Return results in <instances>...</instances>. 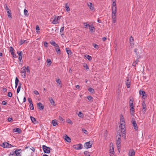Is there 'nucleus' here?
Returning a JSON list of instances; mask_svg holds the SVG:
<instances>
[{
    "label": "nucleus",
    "mask_w": 156,
    "mask_h": 156,
    "mask_svg": "<svg viewBox=\"0 0 156 156\" xmlns=\"http://www.w3.org/2000/svg\"><path fill=\"white\" fill-rule=\"evenodd\" d=\"M0 146H2L4 148H10L13 147V146L6 142H5L2 143V144L0 145Z\"/></svg>",
    "instance_id": "obj_1"
},
{
    "label": "nucleus",
    "mask_w": 156,
    "mask_h": 156,
    "mask_svg": "<svg viewBox=\"0 0 156 156\" xmlns=\"http://www.w3.org/2000/svg\"><path fill=\"white\" fill-rule=\"evenodd\" d=\"M120 122L121 123V129L122 130L124 129V128L125 126V122L124 121V117L122 115H121L120 116Z\"/></svg>",
    "instance_id": "obj_2"
},
{
    "label": "nucleus",
    "mask_w": 156,
    "mask_h": 156,
    "mask_svg": "<svg viewBox=\"0 0 156 156\" xmlns=\"http://www.w3.org/2000/svg\"><path fill=\"white\" fill-rule=\"evenodd\" d=\"M43 149L44 152L46 153L49 154L50 153V148L45 145H43Z\"/></svg>",
    "instance_id": "obj_3"
},
{
    "label": "nucleus",
    "mask_w": 156,
    "mask_h": 156,
    "mask_svg": "<svg viewBox=\"0 0 156 156\" xmlns=\"http://www.w3.org/2000/svg\"><path fill=\"white\" fill-rule=\"evenodd\" d=\"M131 122L132 123L134 129L136 131L138 129V127L134 118L132 119Z\"/></svg>",
    "instance_id": "obj_4"
},
{
    "label": "nucleus",
    "mask_w": 156,
    "mask_h": 156,
    "mask_svg": "<svg viewBox=\"0 0 156 156\" xmlns=\"http://www.w3.org/2000/svg\"><path fill=\"white\" fill-rule=\"evenodd\" d=\"M61 16H60L55 17L52 23L54 24L58 23H59V21H58L61 19Z\"/></svg>",
    "instance_id": "obj_5"
},
{
    "label": "nucleus",
    "mask_w": 156,
    "mask_h": 156,
    "mask_svg": "<svg viewBox=\"0 0 156 156\" xmlns=\"http://www.w3.org/2000/svg\"><path fill=\"white\" fill-rule=\"evenodd\" d=\"M73 148L76 150H78L82 149L83 146L82 144H79L76 145H74L73 146Z\"/></svg>",
    "instance_id": "obj_6"
},
{
    "label": "nucleus",
    "mask_w": 156,
    "mask_h": 156,
    "mask_svg": "<svg viewBox=\"0 0 156 156\" xmlns=\"http://www.w3.org/2000/svg\"><path fill=\"white\" fill-rule=\"evenodd\" d=\"M22 150L21 149H16L14 152V154H16V156H21V153Z\"/></svg>",
    "instance_id": "obj_7"
},
{
    "label": "nucleus",
    "mask_w": 156,
    "mask_h": 156,
    "mask_svg": "<svg viewBox=\"0 0 156 156\" xmlns=\"http://www.w3.org/2000/svg\"><path fill=\"white\" fill-rule=\"evenodd\" d=\"M142 111L144 113H145L146 111V106L144 101H143L142 103Z\"/></svg>",
    "instance_id": "obj_8"
},
{
    "label": "nucleus",
    "mask_w": 156,
    "mask_h": 156,
    "mask_svg": "<svg viewBox=\"0 0 156 156\" xmlns=\"http://www.w3.org/2000/svg\"><path fill=\"white\" fill-rule=\"evenodd\" d=\"M130 107L131 114L132 115H134V108L133 104H131V105H130Z\"/></svg>",
    "instance_id": "obj_9"
},
{
    "label": "nucleus",
    "mask_w": 156,
    "mask_h": 156,
    "mask_svg": "<svg viewBox=\"0 0 156 156\" xmlns=\"http://www.w3.org/2000/svg\"><path fill=\"white\" fill-rule=\"evenodd\" d=\"M92 144H90V142H86L84 144V147L86 148H89L91 147Z\"/></svg>",
    "instance_id": "obj_10"
},
{
    "label": "nucleus",
    "mask_w": 156,
    "mask_h": 156,
    "mask_svg": "<svg viewBox=\"0 0 156 156\" xmlns=\"http://www.w3.org/2000/svg\"><path fill=\"white\" fill-rule=\"evenodd\" d=\"M112 23H115L116 21V14H112Z\"/></svg>",
    "instance_id": "obj_11"
},
{
    "label": "nucleus",
    "mask_w": 156,
    "mask_h": 156,
    "mask_svg": "<svg viewBox=\"0 0 156 156\" xmlns=\"http://www.w3.org/2000/svg\"><path fill=\"white\" fill-rule=\"evenodd\" d=\"M112 144V146H110L111 148L110 149V154H114L115 153L114 150V147H113V144L111 143H110V145H111V144Z\"/></svg>",
    "instance_id": "obj_12"
},
{
    "label": "nucleus",
    "mask_w": 156,
    "mask_h": 156,
    "mask_svg": "<svg viewBox=\"0 0 156 156\" xmlns=\"http://www.w3.org/2000/svg\"><path fill=\"white\" fill-rule=\"evenodd\" d=\"M37 105L40 110H42L44 109V106L41 102L37 103Z\"/></svg>",
    "instance_id": "obj_13"
},
{
    "label": "nucleus",
    "mask_w": 156,
    "mask_h": 156,
    "mask_svg": "<svg viewBox=\"0 0 156 156\" xmlns=\"http://www.w3.org/2000/svg\"><path fill=\"white\" fill-rule=\"evenodd\" d=\"M112 14H116L117 13V7H112Z\"/></svg>",
    "instance_id": "obj_14"
},
{
    "label": "nucleus",
    "mask_w": 156,
    "mask_h": 156,
    "mask_svg": "<svg viewBox=\"0 0 156 156\" xmlns=\"http://www.w3.org/2000/svg\"><path fill=\"white\" fill-rule=\"evenodd\" d=\"M87 5L91 10H93L94 9V7L92 5V4L91 2L87 3Z\"/></svg>",
    "instance_id": "obj_15"
},
{
    "label": "nucleus",
    "mask_w": 156,
    "mask_h": 156,
    "mask_svg": "<svg viewBox=\"0 0 156 156\" xmlns=\"http://www.w3.org/2000/svg\"><path fill=\"white\" fill-rule=\"evenodd\" d=\"M17 53L18 54L19 59L21 61L22 59L23 55V52L22 51H17Z\"/></svg>",
    "instance_id": "obj_16"
},
{
    "label": "nucleus",
    "mask_w": 156,
    "mask_h": 156,
    "mask_svg": "<svg viewBox=\"0 0 156 156\" xmlns=\"http://www.w3.org/2000/svg\"><path fill=\"white\" fill-rule=\"evenodd\" d=\"M13 132H17L19 133H20L21 131L19 128H16L13 129Z\"/></svg>",
    "instance_id": "obj_17"
},
{
    "label": "nucleus",
    "mask_w": 156,
    "mask_h": 156,
    "mask_svg": "<svg viewBox=\"0 0 156 156\" xmlns=\"http://www.w3.org/2000/svg\"><path fill=\"white\" fill-rule=\"evenodd\" d=\"M50 44L56 47H58V45L54 41H51L50 42Z\"/></svg>",
    "instance_id": "obj_18"
},
{
    "label": "nucleus",
    "mask_w": 156,
    "mask_h": 156,
    "mask_svg": "<svg viewBox=\"0 0 156 156\" xmlns=\"http://www.w3.org/2000/svg\"><path fill=\"white\" fill-rule=\"evenodd\" d=\"M135 152L133 149H132L129 151V156H134Z\"/></svg>",
    "instance_id": "obj_19"
},
{
    "label": "nucleus",
    "mask_w": 156,
    "mask_h": 156,
    "mask_svg": "<svg viewBox=\"0 0 156 156\" xmlns=\"http://www.w3.org/2000/svg\"><path fill=\"white\" fill-rule=\"evenodd\" d=\"M66 50L69 55H71L73 54V53L69 48H66Z\"/></svg>",
    "instance_id": "obj_20"
},
{
    "label": "nucleus",
    "mask_w": 156,
    "mask_h": 156,
    "mask_svg": "<svg viewBox=\"0 0 156 156\" xmlns=\"http://www.w3.org/2000/svg\"><path fill=\"white\" fill-rule=\"evenodd\" d=\"M49 100L51 105L54 106L55 105V102L51 97L49 98Z\"/></svg>",
    "instance_id": "obj_21"
},
{
    "label": "nucleus",
    "mask_w": 156,
    "mask_h": 156,
    "mask_svg": "<svg viewBox=\"0 0 156 156\" xmlns=\"http://www.w3.org/2000/svg\"><path fill=\"white\" fill-rule=\"evenodd\" d=\"M120 141H119L118 140H116V145L117 146V149L118 150H119L120 149Z\"/></svg>",
    "instance_id": "obj_22"
},
{
    "label": "nucleus",
    "mask_w": 156,
    "mask_h": 156,
    "mask_svg": "<svg viewBox=\"0 0 156 156\" xmlns=\"http://www.w3.org/2000/svg\"><path fill=\"white\" fill-rule=\"evenodd\" d=\"M89 28L91 32H93L95 31V28L92 24L89 26Z\"/></svg>",
    "instance_id": "obj_23"
},
{
    "label": "nucleus",
    "mask_w": 156,
    "mask_h": 156,
    "mask_svg": "<svg viewBox=\"0 0 156 156\" xmlns=\"http://www.w3.org/2000/svg\"><path fill=\"white\" fill-rule=\"evenodd\" d=\"M130 43L131 45H133L134 44L133 38L132 36H131L130 37Z\"/></svg>",
    "instance_id": "obj_24"
},
{
    "label": "nucleus",
    "mask_w": 156,
    "mask_h": 156,
    "mask_svg": "<svg viewBox=\"0 0 156 156\" xmlns=\"http://www.w3.org/2000/svg\"><path fill=\"white\" fill-rule=\"evenodd\" d=\"M20 72L22 73H24L23 74H22V76H23V77L25 78L26 76L25 73L26 72V69H23V70H22Z\"/></svg>",
    "instance_id": "obj_25"
},
{
    "label": "nucleus",
    "mask_w": 156,
    "mask_h": 156,
    "mask_svg": "<svg viewBox=\"0 0 156 156\" xmlns=\"http://www.w3.org/2000/svg\"><path fill=\"white\" fill-rule=\"evenodd\" d=\"M65 139L69 143L71 141L70 138L67 135L66 136Z\"/></svg>",
    "instance_id": "obj_26"
},
{
    "label": "nucleus",
    "mask_w": 156,
    "mask_h": 156,
    "mask_svg": "<svg viewBox=\"0 0 156 156\" xmlns=\"http://www.w3.org/2000/svg\"><path fill=\"white\" fill-rule=\"evenodd\" d=\"M126 84L128 88H129L130 87V82H129V79H127V81L126 82Z\"/></svg>",
    "instance_id": "obj_27"
},
{
    "label": "nucleus",
    "mask_w": 156,
    "mask_h": 156,
    "mask_svg": "<svg viewBox=\"0 0 156 156\" xmlns=\"http://www.w3.org/2000/svg\"><path fill=\"white\" fill-rule=\"evenodd\" d=\"M138 49L136 48H135L134 50V52L135 53L136 55H137V57H138V58H141V56L140 55H139L138 54V52L137 51Z\"/></svg>",
    "instance_id": "obj_28"
},
{
    "label": "nucleus",
    "mask_w": 156,
    "mask_h": 156,
    "mask_svg": "<svg viewBox=\"0 0 156 156\" xmlns=\"http://www.w3.org/2000/svg\"><path fill=\"white\" fill-rule=\"evenodd\" d=\"M56 82L58 84V85L60 86L61 87H62V84L61 83V81L60 80V79L58 78V79L56 80Z\"/></svg>",
    "instance_id": "obj_29"
},
{
    "label": "nucleus",
    "mask_w": 156,
    "mask_h": 156,
    "mask_svg": "<svg viewBox=\"0 0 156 156\" xmlns=\"http://www.w3.org/2000/svg\"><path fill=\"white\" fill-rule=\"evenodd\" d=\"M139 93L140 94L142 95L143 96L146 95V92L143 90H140L139 91Z\"/></svg>",
    "instance_id": "obj_30"
},
{
    "label": "nucleus",
    "mask_w": 156,
    "mask_h": 156,
    "mask_svg": "<svg viewBox=\"0 0 156 156\" xmlns=\"http://www.w3.org/2000/svg\"><path fill=\"white\" fill-rule=\"evenodd\" d=\"M8 17L9 18H12V13L11 11H7Z\"/></svg>",
    "instance_id": "obj_31"
},
{
    "label": "nucleus",
    "mask_w": 156,
    "mask_h": 156,
    "mask_svg": "<svg viewBox=\"0 0 156 156\" xmlns=\"http://www.w3.org/2000/svg\"><path fill=\"white\" fill-rule=\"evenodd\" d=\"M84 56L89 61H90L92 59V57L89 55H84Z\"/></svg>",
    "instance_id": "obj_32"
},
{
    "label": "nucleus",
    "mask_w": 156,
    "mask_h": 156,
    "mask_svg": "<svg viewBox=\"0 0 156 156\" xmlns=\"http://www.w3.org/2000/svg\"><path fill=\"white\" fill-rule=\"evenodd\" d=\"M52 124L54 126H55L57 125V122L56 120H53L52 121Z\"/></svg>",
    "instance_id": "obj_33"
},
{
    "label": "nucleus",
    "mask_w": 156,
    "mask_h": 156,
    "mask_svg": "<svg viewBox=\"0 0 156 156\" xmlns=\"http://www.w3.org/2000/svg\"><path fill=\"white\" fill-rule=\"evenodd\" d=\"M55 50H56L57 53L58 54H59L60 53L61 51L59 46L58 47H56L55 48Z\"/></svg>",
    "instance_id": "obj_34"
},
{
    "label": "nucleus",
    "mask_w": 156,
    "mask_h": 156,
    "mask_svg": "<svg viewBox=\"0 0 156 156\" xmlns=\"http://www.w3.org/2000/svg\"><path fill=\"white\" fill-rule=\"evenodd\" d=\"M65 7L66 9V10L67 12L69 11L70 9L69 7V6L68 5V3H66L65 4Z\"/></svg>",
    "instance_id": "obj_35"
},
{
    "label": "nucleus",
    "mask_w": 156,
    "mask_h": 156,
    "mask_svg": "<svg viewBox=\"0 0 156 156\" xmlns=\"http://www.w3.org/2000/svg\"><path fill=\"white\" fill-rule=\"evenodd\" d=\"M88 90L89 92L92 93H93L94 92V90L93 89L90 87L88 88Z\"/></svg>",
    "instance_id": "obj_36"
},
{
    "label": "nucleus",
    "mask_w": 156,
    "mask_h": 156,
    "mask_svg": "<svg viewBox=\"0 0 156 156\" xmlns=\"http://www.w3.org/2000/svg\"><path fill=\"white\" fill-rule=\"evenodd\" d=\"M47 63L48 65L50 66L51 64V62L50 59H48L47 60Z\"/></svg>",
    "instance_id": "obj_37"
},
{
    "label": "nucleus",
    "mask_w": 156,
    "mask_h": 156,
    "mask_svg": "<svg viewBox=\"0 0 156 156\" xmlns=\"http://www.w3.org/2000/svg\"><path fill=\"white\" fill-rule=\"evenodd\" d=\"M85 156H90V153L87 151H85L84 152Z\"/></svg>",
    "instance_id": "obj_38"
},
{
    "label": "nucleus",
    "mask_w": 156,
    "mask_h": 156,
    "mask_svg": "<svg viewBox=\"0 0 156 156\" xmlns=\"http://www.w3.org/2000/svg\"><path fill=\"white\" fill-rule=\"evenodd\" d=\"M30 118L32 122L33 123H35V122H36V120L35 118L32 116H30Z\"/></svg>",
    "instance_id": "obj_39"
},
{
    "label": "nucleus",
    "mask_w": 156,
    "mask_h": 156,
    "mask_svg": "<svg viewBox=\"0 0 156 156\" xmlns=\"http://www.w3.org/2000/svg\"><path fill=\"white\" fill-rule=\"evenodd\" d=\"M24 14L26 16H28V12L27 10L25 9L24 10Z\"/></svg>",
    "instance_id": "obj_40"
},
{
    "label": "nucleus",
    "mask_w": 156,
    "mask_h": 156,
    "mask_svg": "<svg viewBox=\"0 0 156 156\" xmlns=\"http://www.w3.org/2000/svg\"><path fill=\"white\" fill-rule=\"evenodd\" d=\"M30 109L31 110H34V107L33 104V103L30 104V105H29Z\"/></svg>",
    "instance_id": "obj_41"
},
{
    "label": "nucleus",
    "mask_w": 156,
    "mask_h": 156,
    "mask_svg": "<svg viewBox=\"0 0 156 156\" xmlns=\"http://www.w3.org/2000/svg\"><path fill=\"white\" fill-rule=\"evenodd\" d=\"M78 115L80 117L82 118L83 117V114L80 112H79Z\"/></svg>",
    "instance_id": "obj_42"
},
{
    "label": "nucleus",
    "mask_w": 156,
    "mask_h": 156,
    "mask_svg": "<svg viewBox=\"0 0 156 156\" xmlns=\"http://www.w3.org/2000/svg\"><path fill=\"white\" fill-rule=\"evenodd\" d=\"M26 41V40H21L20 41V43L19 44L20 45H22L24 43H25Z\"/></svg>",
    "instance_id": "obj_43"
},
{
    "label": "nucleus",
    "mask_w": 156,
    "mask_h": 156,
    "mask_svg": "<svg viewBox=\"0 0 156 156\" xmlns=\"http://www.w3.org/2000/svg\"><path fill=\"white\" fill-rule=\"evenodd\" d=\"M87 98L89 101H92V100L93 99V98L91 96H88L87 97Z\"/></svg>",
    "instance_id": "obj_44"
},
{
    "label": "nucleus",
    "mask_w": 156,
    "mask_h": 156,
    "mask_svg": "<svg viewBox=\"0 0 156 156\" xmlns=\"http://www.w3.org/2000/svg\"><path fill=\"white\" fill-rule=\"evenodd\" d=\"M93 46L95 48L98 49L99 48V46L95 43H93Z\"/></svg>",
    "instance_id": "obj_45"
},
{
    "label": "nucleus",
    "mask_w": 156,
    "mask_h": 156,
    "mask_svg": "<svg viewBox=\"0 0 156 156\" xmlns=\"http://www.w3.org/2000/svg\"><path fill=\"white\" fill-rule=\"evenodd\" d=\"M7 120L9 122H11L13 121V119L12 118L9 117L7 119Z\"/></svg>",
    "instance_id": "obj_46"
},
{
    "label": "nucleus",
    "mask_w": 156,
    "mask_h": 156,
    "mask_svg": "<svg viewBox=\"0 0 156 156\" xmlns=\"http://www.w3.org/2000/svg\"><path fill=\"white\" fill-rule=\"evenodd\" d=\"M66 122L68 123H69V124H73V122H72L69 119H68L67 120H66Z\"/></svg>",
    "instance_id": "obj_47"
},
{
    "label": "nucleus",
    "mask_w": 156,
    "mask_h": 156,
    "mask_svg": "<svg viewBox=\"0 0 156 156\" xmlns=\"http://www.w3.org/2000/svg\"><path fill=\"white\" fill-rule=\"evenodd\" d=\"M9 51L10 52H11L14 51V48L12 47H10L9 48Z\"/></svg>",
    "instance_id": "obj_48"
},
{
    "label": "nucleus",
    "mask_w": 156,
    "mask_h": 156,
    "mask_svg": "<svg viewBox=\"0 0 156 156\" xmlns=\"http://www.w3.org/2000/svg\"><path fill=\"white\" fill-rule=\"evenodd\" d=\"M84 25L86 27V28H87L88 27H89V26L90 25H89V24H87V23H83Z\"/></svg>",
    "instance_id": "obj_49"
},
{
    "label": "nucleus",
    "mask_w": 156,
    "mask_h": 156,
    "mask_svg": "<svg viewBox=\"0 0 156 156\" xmlns=\"http://www.w3.org/2000/svg\"><path fill=\"white\" fill-rule=\"evenodd\" d=\"M5 9L7 11V12L8 11H10L11 10H10V9L8 8V6L7 5H6L5 6Z\"/></svg>",
    "instance_id": "obj_50"
},
{
    "label": "nucleus",
    "mask_w": 156,
    "mask_h": 156,
    "mask_svg": "<svg viewBox=\"0 0 156 156\" xmlns=\"http://www.w3.org/2000/svg\"><path fill=\"white\" fill-rule=\"evenodd\" d=\"M116 7V2H113L112 7Z\"/></svg>",
    "instance_id": "obj_51"
},
{
    "label": "nucleus",
    "mask_w": 156,
    "mask_h": 156,
    "mask_svg": "<svg viewBox=\"0 0 156 156\" xmlns=\"http://www.w3.org/2000/svg\"><path fill=\"white\" fill-rule=\"evenodd\" d=\"M82 131L83 132L86 134H87V130H85L84 129H82Z\"/></svg>",
    "instance_id": "obj_52"
},
{
    "label": "nucleus",
    "mask_w": 156,
    "mask_h": 156,
    "mask_svg": "<svg viewBox=\"0 0 156 156\" xmlns=\"http://www.w3.org/2000/svg\"><path fill=\"white\" fill-rule=\"evenodd\" d=\"M7 96L9 97H11L12 96V93L11 92H9L8 93Z\"/></svg>",
    "instance_id": "obj_53"
},
{
    "label": "nucleus",
    "mask_w": 156,
    "mask_h": 156,
    "mask_svg": "<svg viewBox=\"0 0 156 156\" xmlns=\"http://www.w3.org/2000/svg\"><path fill=\"white\" fill-rule=\"evenodd\" d=\"M44 45L45 47H47L48 46V43L46 41H45L44 43Z\"/></svg>",
    "instance_id": "obj_54"
},
{
    "label": "nucleus",
    "mask_w": 156,
    "mask_h": 156,
    "mask_svg": "<svg viewBox=\"0 0 156 156\" xmlns=\"http://www.w3.org/2000/svg\"><path fill=\"white\" fill-rule=\"evenodd\" d=\"M19 81V79L17 77H16L15 79V83H18Z\"/></svg>",
    "instance_id": "obj_55"
},
{
    "label": "nucleus",
    "mask_w": 156,
    "mask_h": 156,
    "mask_svg": "<svg viewBox=\"0 0 156 156\" xmlns=\"http://www.w3.org/2000/svg\"><path fill=\"white\" fill-rule=\"evenodd\" d=\"M21 87H20V86H18L17 90V93L18 94L19 93Z\"/></svg>",
    "instance_id": "obj_56"
},
{
    "label": "nucleus",
    "mask_w": 156,
    "mask_h": 156,
    "mask_svg": "<svg viewBox=\"0 0 156 156\" xmlns=\"http://www.w3.org/2000/svg\"><path fill=\"white\" fill-rule=\"evenodd\" d=\"M83 66L85 68H88V66L87 64L86 63H84L83 64Z\"/></svg>",
    "instance_id": "obj_57"
},
{
    "label": "nucleus",
    "mask_w": 156,
    "mask_h": 156,
    "mask_svg": "<svg viewBox=\"0 0 156 156\" xmlns=\"http://www.w3.org/2000/svg\"><path fill=\"white\" fill-rule=\"evenodd\" d=\"M13 153H10L9 155V156H16V155L14 154V152H13Z\"/></svg>",
    "instance_id": "obj_58"
},
{
    "label": "nucleus",
    "mask_w": 156,
    "mask_h": 156,
    "mask_svg": "<svg viewBox=\"0 0 156 156\" xmlns=\"http://www.w3.org/2000/svg\"><path fill=\"white\" fill-rule=\"evenodd\" d=\"M28 101L30 104L32 103V100L30 98H28Z\"/></svg>",
    "instance_id": "obj_59"
},
{
    "label": "nucleus",
    "mask_w": 156,
    "mask_h": 156,
    "mask_svg": "<svg viewBox=\"0 0 156 156\" xmlns=\"http://www.w3.org/2000/svg\"><path fill=\"white\" fill-rule=\"evenodd\" d=\"M34 93L36 94V95H38L39 94V93L38 92V91L37 90H35L34 91Z\"/></svg>",
    "instance_id": "obj_60"
},
{
    "label": "nucleus",
    "mask_w": 156,
    "mask_h": 156,
    "mask_svg": "<svg viewBox=\"0 0 156 156\" xmlns=\"http://www.w3.org/2000/svg\"><path fill=\"white\" fill-rule=\"evenodd\" d=\"M59 119L62 122H63L64 121V119L62 118V117L61 116H59Z\"/></svg>",
    "instance_id": "obj_61"
},
{
    "label": "nucleus",
    "mask_w": 156,
    "mask_h": 156,
    "mask_svg": "<svg viewBox=\"0 0 156 156\" xmlns=\"http://www.w3.org/2000/svg\"><path fill=\"white\" fill-rule=\"evenodd\" d=\"M129 103L130 105H131V104H133V101L131 99H130V101H129Z\"/></svg>",
    "instance_id": "obj_62"
},
{
    "label": "nucleus",
    "mask_w": 156,
    "mask_h": 156,
    "mask_svg": "<svg viewBox=\"0 0 156 156\" xmlns=\"http://www.w3.org/2000/svg\"><path fill=\"white\" fill-rule=\"evenodd\" d=\"M64 27H62L60 30V32H62V31H63L64 30Z\"/></svg>",
    "instance_id": "obj_63"
},
{
    "label": "nucleus",
    "mask_w": 156,
    "mask_h": 156,
    "mask_svg": "<svg viewBox=\"0 0 156 156\" xmlns=\"http://www.w3.org/2000/svg\"><path fill=\"white\" fill-rule=\"evenodd\" d=\"M7 102H5V101H3L2 102V104L3 105H5L7 104Z\"/></svg>",
    "instance_id": "obj_64"
}]
</instances>
